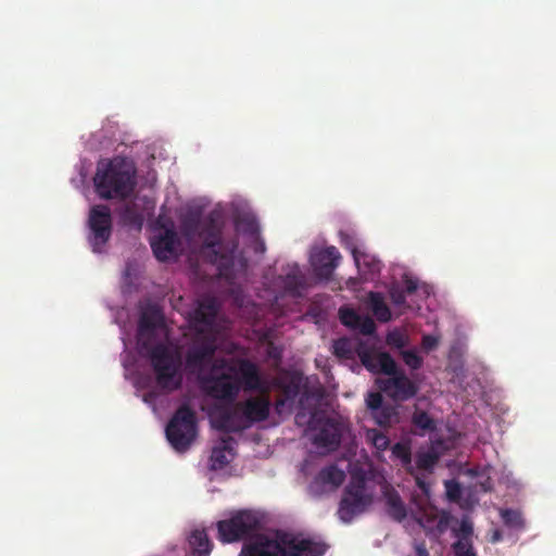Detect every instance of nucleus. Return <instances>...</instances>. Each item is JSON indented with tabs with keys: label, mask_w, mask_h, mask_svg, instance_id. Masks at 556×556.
Returning <instances> with one entry per match:
<instances>
[{
	"label": "nucleus",
	"mask_w": 556,
	"mask_h": 556,
	"mask_svg": "<svg viewBox=\"0 0 556 556\" xmlns=\"http://www.w3.org/2000/svg\"><path fill=\"white\" fill-rule=\"evenodd\" d=\"M216 315L214 299L201 301L193 311L190 323L194 333L185 355L187 369L198 375L202 390L215 400L233 401L241 389L266 392L258 367L253 362L214 358L217 345L212 326Z\"/></svg>",
	"instance_id": "f257e3e1"
},
{
	"label": "nucleus",
	"mask_w": 556,
	"mask_h": 556,
	"mask_svg": "<svg viewBox=\"0 0 556 556\" xmlns=\"http://www.w3.org/2000/svg\"><path fill=\"white\" fill-rule=\"evenodd\" d=\"M217 539L223 543L244 542L239 556H323L327 546L311 539L281 533L275 539L257 534L262 520L257 513L240 510L217 522Z\"/></svg>",
	"instance_id": "f03ea898"
},
{
	"label": "nucleus",
	"mask_w": 556,
	"mask_h": 556,
	"mask_svg": "<svg viewBox=\"0 0 556 556\" xmlns=\"http://www.w3.org/2000/svg\"><path fill=\"white\" fill-rule=\"evenodd\" d=\"M222 230V215L216 211L210 212L204 218L199 211H190L180 219L182 236L189 241L200 238L203 258L215 265L220 276H227L233 267L235 253L239 243L237 239L224 243Z\"/></svg>",
	"instance_id": "7ed1b4c3"
},
{
	"label": "nucleus",
	"mask_w": 556,
	"mask_h": 556,
	"mask_svg": "<svg viewBox=\"0 0 556 556\" xmlns=\"http://www.w3.org/2000/svg\"><path fill=\"white\" fill-rule=\"evenodd\" d=\"M215 406L212 424L215 429L226 433H237L251 428L254 424L265 421L270 413L267 395L251 396L244 401L222 400Z\"/></svg>",
	"instance_id": "20e7f679"
},
{
	"label": "nucleus",
	"mask_w": 556,
	"mask_h": 556,
	"mask_svg": "<svg viewBox=\"0 0 556 556\" xmlns=\"http://www.w3.org/2000/svg\"><path fill=\"white\" fill-rule=\"evenodd\" d=\"M97 194L104 200L128 198L136 187V168L123 157L98 167L93 178Z\"/></svg>",
	"instance_id": "39448f33"
},
{
	"label": "nucleus",
	"mask_w": 556,
	"mask_h": 556,
	"mask_svg": "<svg viewBox=\"0 0 556 556\" xmlns=\"http://www.w3.org/2000/svg\"><path fill=\"white\" fill-rule=\"evenodd\" d=\"M140 346L150 361L157 386L166 391L179 389L181 386L179 352L167 343L152 344L150 340L140 341Z\"/></svg>",
	"instance_id": "423d86ee"
},
{
	"label": "nucleus",
	"mask_w": 556,
	"mask_h": 556,
	"mask_svg": "<svg viewBox=\"0 0 556 556\" xmlns=\"http://www.w3.org/2000/svg\"><path fill=\"white\" fill-rule=\"evenodd\" d=\"M372 500V494L367 490L365 473H352L349 484L343 490L337 515L341 521L350 523L369 508Z\"/></svg>",
	"instance_id": "0eeeda50"
},
{
	"label": "nucleus",
	"mask_w": 556,
	"mask_h": 556,
	"mask_svg": "<svg viewBox=\"0 0 556 556\" xmlns=\"http://www.w3.org/2000/svg\"><path fill=\"white\" fill-rule=\"evenodd\" d=\"M166 438L177 452H186L198 434L197 415L188 403L181 404L172 418L166 429Z\"/></svg>",
	"instance_id": "6e6552de"
},
{
	"label": "nucleus",
	"mask_w": 556,
	"mask_h": 556,
	"mask_svg": "<svg viewBox=\"0 0 556 556\" xmlns=\"http://www.w3.org/2000/svg\"><path fill=\"white\" fill-rule=\"evenodd\" d=\"M89 244L94 253H102L112 236V214L106 205H94L88 217Z\"/></svg>",
	"instance_id": "1a4fd4ad"
},
{
	"label": "nucleus",
	"mask_w": 556,
	"mask_h": 556,
	"mask_svg": "<svg viewBox=\"0 0 556 556\" xmlns=\"http://www.w3.org/2000/svg\"><path fill=\"white\" fill-rule=\"evenodd\" d=\"M309 428L316 433L313 438V443L318 448H324L327 452L336 451L342 438V427L339 421L333 418L320 417L316 412L311 414Z\"/></svg>",
	"instance_id": "9d476101"
},
{
	"label": "nucleus",
	"mask_w": 556,
	"mask_h": 556,
	"mask_svg": "<svg viewBox=\"0 0 556 556\" xmlns=\"http://www.w3.org/2000/svg\"><path fill=\"white\" fill-rule=\"evenodd\" d=\"M388 378L378 379L379 389L395 401H406L414 397L418 392V387L406 376L405 371L396 366Z\"/></svg>",
	"instance_id": "9b49d317"
},
{
	"label": "nucleus",
	"mask_w": 556,
	"mask_h": 556,
	"mask_svg": "<svg viewBox=\"0 0 556 556\" xmlns=\"http://www.w3.org/2000/svg\"><path fill=\"white\" fill-rule=\"evenodd\" d=\"M356 354L362 365L372 374H392L396 369V363L387 352H378L374 349L359 344Z\"/></svg>",
	"instance_id": "f8f14e48"
},
{
	"label": "nucleus",
	"mask_w": 556,
	"mask_h": 556,
	"mask_svg": "<svg viewBox=\"0 0 556 556\" xmlns=\"http://www.w3.org/2000/svg\"><path fill=\"white\" fill-rule=\"evenodd\" d=\"M341 255L336 247H327L311 257V264L317 277L329 279L338 267Z\"/></svg>",
	"instance_id": "ddd939ff"
},
{
	"label": "nucleus",
	"mask_w": 556,
	"mask_h": 556,
	"mask_svg": "<svg viewBox=\"0 0 556 556\" xmlns=\"http://www.w3.org/2000/svg\"><path fill=\"white\" fill-rule=\"evenodd\" d=\"M177 235L174 229H166L164 233L151 241L153 254L159 261H167L174 254Z\"/></svg>",
	"instance_id": "4468645a"
},
{
	"label": "nucleus",
	"mask_w": 556,
	"mask_h": 556,
	"mask_svg": "<svg viewBox=\"0 0 556 556\" xmlns=\"http://www.w3.org/2000/svg\"><path fill=\"white\" fill-rule=\"evenodd\" d=\"M345 480V473L337 465L331 464L319 470L313 481V485H317L320 489L330 488L337 489Z\"/></svg>",
	"instance_id": "2eb2a0df"
},
{
	"label": "nucleus",
	"mask_w": 556,
	"mask_h": 556,
	"mask_svg": "<svg viewBox=\"0 0 556 556\" xmlns=\"http://www.w3.org/2000/svg\"><path fill=\"white\" fill-rule=\"evenodd\" d=\"M190 553L193 556H208L213 544L204 529H195L188 536Z\"/></svg>",
	"instance_id": "dca6fc26"
},
{
	"label": "nucleus",
	"mask_w": 556,
	"mask_h": 556,
	"mask_svg": "<svg viewBox=\"0 0 556 556\" xmlns=\"http://www.w3.org/2000/svg\"><path fill=\"white\" fill-rule=\"evenodd\" d=\"M231 437L223 438L218 445L214 446L211 453V463L214 470L223 469L229 464L228 454H231Z\"/></svg>",
	"instance_id": "f3484780"
},
{
	"label": "nucleus",
	"mask_w": 556,
	"mask_h": 556,
	"mask_svg": "<svg viewBox=\"0 0 556 556\" xmlns=\"http://www.w3.org/2000/svg\"><path fill=\"white\" fill-rule=\"evenodd\" d=\"M387 514L395 521L401 522L407 516L406 507L396 491L384 493Z\"/></svg>",
	"instance_id": "a211bd4d"
},
{
	"label": "nucleus",
	"mask_w": 556,
	"mask_h": 556,
	"mask_svg": "<svg viewBox=\"0 0 556 556\" xmlns=\"http://www.w3.org/2000/svg\"><path fill=\"white\" fill-rule=\"evenodd\" d=\"M369 304L375 317L381 321L387 323L391 319V311L384 302L383 296L379 292L369 293Z\"/></svg>",
	"instance_id": "6ab92c4d"
},
{
	"label": "nucleus",
	"mask_w": 556,
	"mask_h": 556,
	"mask_svg": "<svg viewBox=\"0 0 556 556\" xmlns=\"http://www.w3.org/2000/svg\"><path fill=\"white\" fill-rule=\"evenodd\" d=\"M413 426L419 431L417 434L425 435L427 432H432L437 429V424L428 413L424 410H416L412 416Z\"/></svg>",
	"instance_id": "aec40b11"
},
{
	"label": "nucleus",
	"mask_w": 556,
	"mask_h": 556,
	"mask_svg": "<svg viewBox=\"0 0 556 556\" xmlns=\"http://www.w3.org/2000/svg\"><path fill=\"white\" fill-rule=\"evenodd\" d=\"M332 353L339 359H353L356 350H354L353 342L346 337L339 338L332 343Z\"/></svg>",
	"instance_id": "412c9836"
},
{
	"label": "nucleus",
	"mask_w": 556,
	"mask_h": 556,
	"mask_svg": "<svg viewBox=\"0 0 556 556\" xmlns=\"http://www.w3.org/2000/svg\"><path fill=\"white\" fill-rule=\"evenodd\" d=\"M371 415L379 426H391L397 421V409L390 404H383Z\"/></svg>",
	"instance_id": "4be33fe9"
},
{
	"label": "nucleus",
	"mask_w": 556,
	"mask_h": 556,
	"mask_svg": "<svg viewBox=\"0 0 556 556\" xmlns=\"http://www.w3.org/2000/svg\"><path fill=\"white\" fill-rule=\"evenodd\" d=\"M161 316L159 311L151 308L142 312L139 319V334L142 337L146 332H153Z\"/></svg>",
	"instance_id": "5701e85b"
},
{
	"label": "nucleus",
	"mask_w": 556,
	"mask_h": 556,
	"mask_svg": "<svg viewBox=\"0 0 556 556\" xmlns=\"http://www.w3.org/2000/svg\"><path fill=\"white\" fill-rule=\"evenodd\" d=\"M121 220L126 226L141 229L143 224V216L135 205L127 204L121 212Z\"/></svg>",
	"instance_id": "b1692460"
},
{
	"label": "nucleus",
	"mask_w": 556,
	"mask_h": 556,
	"mask_svg": "<svg viewBox=\"0 0 556 556\" xmlns=\"http://www.w3.org/2000/svg\"><path fill=\"white\" fill-rule=\"evenodd\" d=\"M236 227L250 238L257 237L261 232L258 222L255 217L250 215L239 216L236 220Z\"/></svg>",
	"instance_id": "393cba45"
},
{
	"label": "nucleus",
	"mask_w": 556,
	"mask_h": 556,
	"mask_svg": "<svg viewBox=\"0 0 556 556\" xmlns=\"http://www.w3.org/2000/svg\"><path fill=\"white\" fill-rule=\"evenodd\" d=\"M501 517H502L505 526H507L509 528H513L516 530H521L525 528V520L519 510L509 509V508L502 509Z\"/></svg>",
	"instance_id": "a878e982"
},
{
	"label": "nucleus",
	"mask_w": 556,
	"mask_h": 556,
	"mask_svg": "<svg viewBox=\"0 0 556 556\" xmlns=\"http://www.w3.org/2000/svg\"><path fill=\"white\" fill-rule=\"evenodd\" d=\"M357 268L365 275L374 276L380 273L381 264L374 256L361 252V267Z\"/></svg>",
	"instance_id": "bb28decb"
},
{
	"label": "nucleus",
	"mask_w": 556,
	"mask_h": 556,
	"mask_svg": "<svg viewBox=\"0 0 556 556\" xmlns=\"http://www.w3.org/2000/svg\"><path fill=\"white\" fill-rule=\"evenodd\" d=\"M439 460V455L434 451L419 452L416 455V467L421 470H432Z\"/></svg>",
	"instance_id": "cd10ccee"
},
{
	"label": "nucleus",
	"mask_w": 556,
	"mask_h": 556,
	"mask_svg": "<svg viewBox=\"0 0 556 556\" xmlns=\"http://www.w3.org/2000/svg\"><path fill=\"white\" fill-rule=\"evenodd\" d=\"M386 343L392 349L402 351L408 344V337L401 330L394 329L388 332Z\"/></svg>",
	"instance_id": "c85d7f7f"
},
{
	"label": "nucleus",
	"mask_w": 556,
	"mask_h": 556,
	"mask_svg": "<svg viewBox=\"0 0 556 556\" xmlns=\"http://www.w3.org/2000/svg\"><path fill=\"white\" fill-rule=\"evenodd\" d=\"M400 355L404 364L412 370H418L422 367L424 358L418 355L416 350H402L400 351Z\"/></svg>",
	"instance_id": "c756f323"
},
{
	"label": "nucleus",
	"mask_w": 556,
	"mask_h": 556,
	"mask_svg": "<svg viewBox=\"0 0 556 556\" xmlns=\"http://www.w3.org/2000/svg\"><path fill=\"white\" fill-rule=\"evenodd\" d=\"M366 437L377 451H386L390 444L389 438L376 429L368 430Z\"/></svg>",
	"instance_id": "7c9ffc66"
},
{
	"label": "nucleus",
	"mask_w": 556,
	"mask_h": 556,
	"mask_svg": "<svg viewBox=\"0 0 556 556\" xmlns=\"http://www.w3.org/2000/svg\"><path fill=\"white\" fill-rule=\"evenodd\" d=\"M283 285L289 292L296 293L304 288L305 279L300 273H290L285 277Z\"/></svg>",
	"instance_id": "2f4dec72"
},
{
	"label": "nucleus",
	"mask_w": 556,
	"mask_h": 556,
	"mask_svg": "<svg viewBox=\"0 0 556 556\" xmlns=\"http://www.w3.org/2000/svg\"><path fill=\"white\" fill-rule=\"evenodd\" d=\"M359 314H357L353 308L350 307H341L339 309V318L342 325L351 328L356 329V325L361 319Z\"/></svg>",
	"instance_id": "473e14b6"
},
{
	"label": "nucleus",
	"mask_w": 556,
	"mask_h": 556,
	"mask_svg": "<svg viewBox=\"0 0 556 556\" xmlns=\"http://www.w3.org/2000/svg\"><path fill=\"white\" fill-rule=\"evenodd\" d=\"M419 522L425 529L429 531H432L434 529L438 534H442L447 529L448 518L445 515L439 518L434 516L432 518H428L427 522L429 525H425L422 522V519H420Z\"/></svg>",
	"instance_id": "72a5a7b5"
},
{
	"label": "nucleus",
	"mask_w": 556,
	"mask_h": 556,
	"mask_svg": "<svg viewBox=\"0 0 556 556\" xmlns=\"http://www.w3.org/2000/svg\"><path fill=\"white\" fill-rule=\"evenodd\" d=\"M393 455L399 458L404 467H408L412 464V452L410 447L403 443H396L392 447Z\"/></svg>",
	"instance_id": "f704fd0d"
},
{
	"label": "nucleus",
	"mask_w": 556,
	"mask_h": 556,
	"mask_svg": "<svg viewBox=\"0 0 556 556\" xmlns=\"http://www.w3.org/2000/svg\"><path fill=\"white\" fill-rule=\"evenodd\" d=\"M340 238H341V244L345 249L350 250V252L352 253L355 265L357 267H361V252L358 251V249L354 242V238L348 233L342 232V231L340 232Z\"/></svg>",
	"instance_id": "c9c22d12"
},
{
	"label": "nucleus",
	"mask_w": 556,
	"mask_h": 556,
	"mask_svg": "<svg viewBox=\"0 0 556 556\" xmlns=\"http://www.w3.org/2000/svg\"><path fill=\"white\" fill-rule=\"evenodd\" d=\"M452 548L455 556H476L471 541L457 540Z\"/></svg>",
	"instance_id": "e433bc0d"
},
{
	"label": "nucleus",
	"mask_w": 556,
	"mask_h": 556,
	"mask_svg": "<svg viewBox=\"0 0 556 556\" xmlns=\"http://www.w3.org/2000/svg\"><path fill=\"white\" fill-rule=\"evenodd\" d=\"M355 330H359L364 336H370L376 331V324L371 317L361 316Z\"/></svg>",
	"instance_id": "4c0bfd02"
},
{
	"label": "nucleus",
	"mask_w": 556,
	"mask_h": 556,
	"mask_svg": "<svg viewBox=\"0 0 556 556\" xmlns=\"http://www.w3.org/2000/svg\"><path fill=\"white\" fill-rule=\"evenodd\" d=\"M473 534V527L469 519H463L460 521L459 528L455 531V535L458 540L471 541V536Z\"/></svg>",
	"instance_id": "58836bf2"
},
{
	"label": "nucleus",
	"mask_w": 556,
	"mask_h": 556,
	"mask_svg": "<svg viewBox=\"0 0 556 556\" xmlns=\"http://www.w3.org/2000/svg\"><path fill=\"white\" fill-rule=\"evenodd\" d=\"M366 405L371 414L383 405L382 395L379 392H369L366 396Z\"/></svg>",
	"instance_id": "ea45409f"
},
{
	"label": "nucleus",
	"mask_w": 556,
	"mask_h": 556,
	"mask_svg": "<svg viewBox=\"0 0 556 556\" xmlns=\"http://www.w3.org/2000/svg\"><path fill=\"white\" fill-rule=\"evenodd\" d=\"M389 293L394 305L404 306L406 304V293L400 287H392Z\"/></svg>",
	"instance_id": "a19ab883"
},
{
	"label": "nucleus",
	"mask_w": 556,
	"mask_h": 556,
	"mask_svg": "<svg viewBox=\"0 0 556 556\" xmlns=\"http://www.w3.org/2000/svg\"><path fill=\"white\" fill-rule=\"evenodd\" d=\"M439 344V339L432 334H425L421 339V346L426 352L434 350Z\"/></svg>",
	"instance_id": "79ce46f5"
},
{
	"label": "nucleus",
	"mask_w": 556,
	"mask_h": 556,
	"mask_svg": "<svg viewBox=\"0 0 556 556\" xmlns=\"http://www.w3.org/2000/svg\"><path fill=\"white\" fill-rule=\"evenodd\" d=\"M445 486H446V494L450 500L456 501L459 498L460 488H459L458 483L453 482V481H446Z\"/></svg>",
	"instance_id": "37998d69"
},
{
	"label": "nucleus",
	"mask_w": 556,
	"mask_h": 556,
	"mask_svg": "<svg viewBox=\"0 0 556 556\" xmlns=\"http://www.w3.org/2000/svg\"><path fill=\"white\" fill-rule=\"evenodd\" d=\"M404 288L406 295H410L418 290V281L409 276H404L403 278Z\"/></svg>",
	"instance_id": "c03bdc74"
},
{
	"label": "nucleus",
	"mask_w": 556,
	"mask_h": 556,
	"mask_svg": "<svg viewBox=\"0 0 556 556\" xmlns=\"http://www.w3.org/2000/svg\"><path fill=\"white\" fill-rule=\"evenodd\" d=\"M283 399L288 402H293L299 393V388L296 386H287L282 390Z\"/></svg>",
	"instance_id": "a18cd8bd"
},
{
	"label": "nucleus",
	"mask_w": 556,
	"mask_h": 556,
	"mask_svg": "<svg viewBox=\"0 0 556 556\" xmlns=\"http://www.w3.org/2000/svg\"><path fill=\"white\" fill-rule=\"evenodd\" d=\"M251 240H252L253 250L255 253L263 254L266 251V245H265L264 240L261 238V233L257 235V237L251 238Z\"/></svg>",
	"instance_id": "49530a36"
},
{
	"label": "nucleus",
	"mask_w": 556,
	"mask_h": 556,
	"mask_svg": "<svg viewBox=\"0 0 556 556\" xmlns=\"http://www.w3.org/2000/svg\"><path fill=\"white\" fill-rule=\"evenodd\" d=\"M415 553H416V556H429V552L424 542L417 543L415 545Z\"/></svg>",
	"instance_id": "de8ad7c7"
},
{
	"label": "nucleus",
	"mask_w": 556,
	"mask_h": 556,
	"mask_svg": "<svg viewBox=\"0 0 556 556\" xmlns=\"http://www.w3.org/2000/svg\"><path fill=\"white\" fill-rule=\"evenodd\" d=\"M287 400L283 399L282 396L277 399L276 403H275V409L278 414H281L282 410H283V407L285 405L287 404Z\"/></svg>",
	"instance_id": "09e8293b"
},
{
	"label": "nucleus",
	"mask_w": 556,
	"mask_h": 556,
	"mask_svg": "<svg viewBox=\"0 0 556 556\" xmlns=\"http://www.w3.org/2000/svg\"><path fill=\"white\" fill-rule=\"evenodd\" d=\"M416 484L418 485V488L424 491L425 493L428 492V484L425 482V480H422L421 478L419 477H416Z\"/></svg>",
	"instance_id": "8fccbe9b"
},
{
	"label": "nucleus",
	"mask_w": 556,
	"mask_h": 556,
	"mask_svg": "<svg viewBox=\"0 0 556 556\" xmlns=\"http://www.w3.org/2000/svg\"><path fill=\"white\" fill-rule=\"evenodd\" d=\"M500 540H501V534H500V532H497V531H496V532L493 534L492 542H497V541H500Z\"/></svg>",
	"instance_id": "3c124183"
}]
</instances>
